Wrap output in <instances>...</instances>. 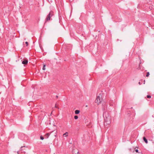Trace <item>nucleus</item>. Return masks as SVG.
<instances>
[{
  "label": "nucleus",
  "mask_w": 154,
  "mask_h": 154,
  "mask_svg": "<svg viewBox=\"0 0 154 154\" xmlns=\"http://www.w3.org/2000/svg\"><path fill=\"white\" fill-rule=\"evenodd\" d=\"M102 100V96L100 94L97 96L95 100V103L98 105L100 104Z\"/></svg>",
  "instance_id": "obj_1"
},
{
  "label": "nucleus",
  "mask_w": 154,
  "mask_h": 154,
  "mask_svg": "<svg viewBox=\"0 0 154 154\" xmlns=\"http://www.w3.org/2000/svg\"><path fill=\"white\" fill-rule=\"evenodd\" d=\"M50 134H51L52 137H55L57 136V131H54L50 133Z\"/></svg>",
  "instance_id": "obj_2"
},
{
  "label": "nucleus",
  "mask_w": 154,
  "mask_h": 154,
  "mask_svg": "<svg viewBox=\"0 0 154 154\" xmlns=\"http://www.w3.org/2000/svg\"><path fill=\"white\" fill-rule=\"evenodd\" d=\"M52 16V14L51 12H50L48 15L47 16L46 19V21H48L50 19V18Z\"/></svg>",
  "instance_id": "obj_3"
},
{
  "label": "nucleus",
  "mask_w": 154,
  "mask_h": 154,
  "mask_svg": "<svg viewBox=\"0 0 154 154\" xmlns=\"http://www.w3.org/2000/svg\"><path fill=\"white\" fill-rule=\"evenodd\" d=\"M105 122L107 124H109L110 123V121L109 120V119L106 118L105 120Z\"/></svg>",
  "instance_id": "obj_4"
},
{
  "label": "nucleus",
  "mask_w": 154,
  "mask_h": 154,
  "mask_svg": "<svg viewBox=\"0 0 154 154\" xmlns=\"http://www.w3.org/2000/svg\"><path fill=\"white\" fill-rule=\"evenodd\" d=\"M28 61L26 59H23V60L22 62V63L23 64H27Z\"/></svg>",
  "instance_id": "obj_5"
},
{
  "label": "nucleus",
  "mask_w": 154,
  "mask_h": 154,
  "mask_svg": "<svg viewBox=\"0 0 154 154\" xmlns=\"http://www.w3.org/2000/svg\"><path fill=\"white\" fill-rule=\"evenodd\" d=\"M68 133L67 132H66L65 133L63 134V137H67L68 136Z\"/></svg>",
  "instance_id": "obj_6"
},
{
  "label": "nucleus",
  "mask_w": 154,
  "mask_h": 154,
  "mask_svg": "<svg viewBox=\"0 0 154 154\" xmlns=\"http://www.w3.org/2000/svg\"><path fill=\"white\" fill-rule=\"evenodd\" d=\"M50 134L49 133H48L45 135V136L46 137V138H48Z\"/></svg>",
  "instance_id": "obj_7"
},
{
  "label": "nucleus",
  "mask_w": 154,
  "mask_h": 154,
  "mask_svg": "<svg viewBox=\"0 0 154 154\" xmlns=\"http://www.w3.org/2000/svg\"><path fill=\"white\" fill-rule=\"evenodd\" d=\"M143 139L145 142L146 143H148V141L147 140L145 137H143Z\"/></svg>",
  "instance_id": "obj_8"
},
{
  "label": "nucleus",
  "mask_w": 154,
  "mask_h": 154,
  "mask_svg": "<svg viewBox=\"0 0 154 154\" xmlns=\"http://www.w3.org/2000/svg\"><path fill=\"white\" fill-rule=\"evenodd\" d=\"M80 112V111L79 110H76L75 111V114H78Z\"/></svg>",
  "instance_id": "obj_9"
},
{
  "label": "nucleus",
  "mask_w": 154,
  "mask_h": 154,
  "mask_svg": "<svg viewBox=\"0 0 154 154\" xmlns=\"http://www.w3.org/2000/svg\"><path fill=\"white\" fill-rule=\"evenodd\" d=\"M46 66H45V65L44 64V65H43V67L42 68V69L43 70H45V67Z\"/></svg>",
  "instance_id": "obj_10"
},
{
  "label": "nucleus",
  "mask_w": 154,
  "mask_h": 154,
  "mask_svg": "<svg viewBox=\"0 0 154 154\" xmlns=\"http://www.w3.org/2000/svg\"><path fill=\"white\" fill-rule=\"evenodd\" d=\"M78 116H74V118L75 119H78Z\"/></svg>",
  "instance_id": "obj_11"
},
{
  "label": "nucleus",
  "mask_w": 154,
  "mask_h": 154,
  "mask_svg": "<svg viewBox=\"0 0 154 154\" xmlns=\"http://www.w3.org/2000/svg\"><path fill=\"white\" fill-rule=\"evenodd\" d=\"M149 72H148L147 73V74L146 75V77H148L149 76Z\"/></svg>",
  "instance_id": "obj_12"
},
{
  "label": "nucleus",
  "mask_w": 154,
  "mask_h": 154,
  "mask_svg": "<svg viewBox=\"0 0 154 154\" xmlns=\"http://www.w3.org/2000/svg\"><path fill=\"white\" fill-rule=\"evenodd\" d=\"M40 139L42 140H43L44 139L43 137L42 136H40Z\"/></svg>",
  "instance_id": "obj_13"
},
{
  "label": "nucleus",
  "mask_w": 154,
  "mask_h": 154,
  "mask_svg": "<svg viewBox=\"0 0 154 154\" xmlns=\"http://www.w3.org/2000/svg\"><path fill=\"white\" fill-rule=\"evenodd\" d=\"M147 97L148 98H150L151 97V96L150 95H148L147 96Z\"/></svg>",
  "instance_id": "obj_14"
},
{
  "label": "nucleus",
  "mask_w": 154,
  "mask_h": 154,
  "mask_svg": "<svg viewBox=\"0 0 154 154\" xmlns=\"http://www.w3.org/2000/svg\"><path fill=\"white\" fill-rule=\"evenodd\" d=\"M75 154H80L78 151H77Z\"/></svg>",
  "instance_id": "obj_15"
},
{
  "label": "nucleus",
  "mask_w": 154,
  "mask_h": 154,
  "mask_svg": "<svg viewBox=\"0 0 154 154\" xmlns=\"http://www.w3.org/2000/svg\"><path fill=\"white\" fill-rule=\"evenodd\" d=\"M25 43L26 44V46L28 45V43L27 42H26Z\"/></svg>",
  "instance_id": "obj_16"
},
{
  "label": "nucleus",
  "mask_w": 154,
  "mask_h": 154,
  "mask_svg": "<svg viewBox=\"0 0 154 154\" xmlns=\"http://www.w3.org/2000/svg\"><path fill=\"white\" fill-rule=\"evenodd\" d=\"M135 151H136V152H138V149H137L135 150Z\"/></svg>",
  "instance_id": "obj_17"
},
{
  "label": "nucleus",
  "mask_w": 154,
  "mask_h": 154,
  "mask_svg": "<svg viewBox=\"0 0 154 154\" xmlns=\"http://www.w3.org/2000/svg\"><path fill=\"white\" fill-rule=\"evenodd\" d=\"M17 153L18 154H19V152L18 151L17 152Z\"/></svg>",
  "instance_id": "obj_18"
},
{
  "label": "nucleus",
  "mask_w": 154,
  "mask_h": 154,
  "mask_svg": "<svg viewBox=\"0 0 154 154\" xmlns=\"http://www.w3.org/2000/svg\"><path fill=\"white\" fill-rule=\"evenodd\" d=\"M23 146H22L20 148L21 149L23 147Z\"/></svg>",
  "instance_id": "obj_19"
},
{
  "label": "nucleus",
  "mask_w": 154,
  "mask_h": 154,
  "mask_svg": "<svg viewBox=\"0 0 154 154\" xmlns=\"http://www.w3.org/2000/svg\"><path fill=\"white\" fill-rule=\"evenodd\" d=\"M56 97H58V96H56Z\"/></svg>",
  "instance_id": "obj_20"
}]
</instances>
